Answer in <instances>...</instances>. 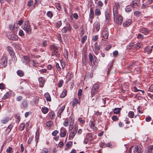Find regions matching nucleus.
Wrapping results in <instances>:
<instances>
[{"instance_id": "obj_1", "label": "nucleus", "mask_w": 153, "mask_h": 153, "mask_svg": "<svg viewBox=\"0 0 153 153\" xmlns=\"http://www.w3.org/2000/svg\"><path fill=\"white\" fill-rule=\"evenodd\" d=\"M22 28L26 32L27 34H30L31 33L32 28L28 20H26L25 21Z\"/></svg>"}, {"instance_id": "obj_2", "label": "nucleus", "mask_w": 153, "mask_h": 153, "mask_svg": "<svg viewBox=\"0 0 153 153\" xmlns=\"http://www.w3.org/2000/svg\"><path fill=\"white\" fill-rule=\"evenodd\" d=\"M100 87L98 83H95L93 86L91 90V97H92L97 93Z\"/></svg>"}, {"instance_id": "obj_3", "label": "nucleus", "mask_w": 153, "mask_h": 153, "mask_svg": "<svg viewBox=\"0 0 153 153\" xmlns=\"http://www.w3.org/2000/svg\"><path fill=\"white\" fill-rule=\"evenodd\" d=\"M120 7V5L119 3L116 2L115 3L114 5L113 6V15H114L115 17L116 16L117 13H118V10ZM115 18H116L115 17Z\"/></svg>"}, {"instance_id": "obj_4", "label": "nucleus", "mask_w": 153, "mask_h": 153, "mask_svg": "<svg viewBox=\"0 0 153 153\" xmlns=\"http://www.w3.org/2000/svg\"><path fill=\"white\" fill-rule=\"evenodd\" d=\"M116 17V18H115V17L114 16V21L118 24H121L123 21V17L122 16L120 15L118 16V13H117V15Z\"/></svg>"}, {"instance_id": "obj_5", "label": "nucleus", "mask_w": 153, "mask_h": 153, "mask_svg": "<svg viewBox=\"0 0 153 153\" xmlns=\"http://www.w3.org/2000/svg\"><path fill=\"white\" fill-rule=\"evenodd\" d=\"M1 65L4 67H5L7 64V58L5 56H3L0 61Z\"/></svg>"}, {"instance_id": "obj_6", "label": "nucleus", "mask_w": 153, "mask_h": 153, "mask_svg": "<svg viewBox=\"0 0 153 153\" xmlns=\"http://www.w3.org/2000/svg\"><path fill=\"white\" fill-rule=\"evenodd\" d=\"M108 29L104 28L102 32V38L105 39H107L108 38Z\"/></svg>"}, {"instance_id": "obj_7", "label": "nucleus", "mask_w": 153, "mask_h": 153, "mask_svg": "<svg viewBox=\"0 0 153 153\" xmlns=\"http://www.w3.org/2000/svg\"><path fill=\"white\" fill-rule=\"evenodd\" d=\"M77 129L78 126L76 125L74 128L73 131L70 132L69 137V139L71 140L73 139L77 132Z\"/></svg>"}, {"instance_id": "obj_8", "label": "nucleus", "mask_w": 153, "mask_h": 153, "mask_svg": "<svg viewBox=\"0 0 153 153\" xmlns=\"http://www.w3.org/2000/svg\"><path fill=\"white\" fill-rule=\"evenodd\" d=\"M67 132V130L66 128L63 127H62L60 129V135L61 137H65Z\"/></svg>"}, {"instance_id": "obj_9", "label": "nucleus", "mask_w": 153, "mask_h": 153, "mask_svg": "<svg viewBox=\"0 0 153 153\" xmlns=\"http://www.w3.org/2000/svg\"><path fill=\"white\" fill-rule=\"evenodd\" d=\"M136 65L135 64L134 62H131L128 65V68L130 69V71L128 72L127 73H129L131 72V70L132 69L136 68Z\"/></svg>"}, {"instance_id": "obj_10", "label": "nucleus", "mask_w": 153, "mask_h": 153, "mask_svg": "<svg viewBox=\"0 0 153 153\" xmlns=\"http://www.w3.org/2000/svg\"><path fill=\"white\" fill-rule=\"evenodd\" d=\"M134 153H143L141 148L138 146H135L133 149Z\"/></svg>"}, {"instance_id": "obj_11", "label": "nucleus", "mask_w": 153, "mask_h": 153, "mask_svg": "<svg viewBox=\"0 0 153 153\" xmlns=\"http://www.w3.org/2000/svg\"><path fill=\"white\" fill-rule=\"evenodd\" d=\"M140 32L146 35L149 33V31L147 28H142L140 30Z\"/></svg>"}, {"instance_id": "obj_12", "label": "nucleus", "mask_w": 153, "mask_h": 153, "mask_svg": "<svg viewBox=\"0 0 153 153\" xmlns=\"http://www.w3.org/2000/svg\"><path fill=\"white\" fill-rule=\"evenodd\" d=\"M71 30V28L70 25L69 24L67 27H63L62 30V32L63 33H66L67 32V31H70Z\"/></svg>"}, {"instance_id": "obj_13", "label": "nucleus", "mask_w": 153, "mask_h": 153, "mask_svg": "<svg viewBox=\"0 0 153 153\" xmlns=\"http://www.w3.org/2000/svg\"><path fill=\"white\" fill-rule=\"evenodd\" d=\"M39 86L40 87H43L45 84V80L42 77L39 78Z\"/></svg>"}, {"instance_id": "obj_14", "label": "nucleus", "mask_w": 153, "mask_h": 153, "mask_svg": "<svg viewBox=\"0 0 153 153\" xmlns=\"http://www.w3.org/2000/svg\"><path fill=\"white\" fill-rule=\"evenodd\" d=\"M105 17L106 21L107 22H108L110 20V17L109 12L108 10H106L105 12Z\"/></svg>"}, {"instance_id": "obj_15", "label": "nucleus", "mask_w": 153, "mask_h": 153, "mask_svg": "<svg viewBox=\"0 0 153 153\" xmlns=\"http://www.w3.org/2000/svg\"><path fill=\"white\" fill-rule=\"evenodd\" d=\"M8 38L11 40H17L18 39V36L15 34H11L10 36H9Z\"/></svg>"}, {"instance_id": "obj_16", "label": "nucleus", "mask_w": 153, "mask_h": 153, "mask_svg": "<svg viewBox=\"0 0 153 153\" xmlns=\"http://www.w3.org/2000/svg\"><path fill=\"white\" fill-rule=\"evenodd\" d=\"M7 50L8 51L10 56L12 57L14 56V54L13 52V48L10 47H7Z\"/></svg>"}, {"instance_id": "obj_17", "label": "nucleus", "mask_w": 153, "mask_h": 153, "mask_svg": "<svg viewBox=\"0 0 153 153\" xmlns=\"http://www.w3.org/2000/svg\"><path fill=\"white\" fill-rule=\"evenodd\" d=\"M94 28L96 29L97 31H98L100 29V23L97 22H95L94 24Z\"/></svg>"}, {"instance_id": "obj_18", "label": "nucleus", "mask_w": 153, "mask_h": 153, "mask_svg": "<svg viewBox=\"0 0 153 153\" xmlns=\"http://www.w3.org/2000/svg\"><path fill=\"white\" fill-rule=\"evenodd\" d=\"M30 60V59L29 57L27 56H25L24 57V59L23 62L26 65L29 62Z\"/></svg>"}, {"instance_id": "obj_19", "label": "nucleus", "mask_w": 153, "mask_h": 153, "mask_svg": "<svg viewBox=\"0 0 153 153\" xmlns=\"http://www.w3.org/2000/svg\"><path fill=\"white\" fill-rule=\"evenodd\" d=\"M44 96L47 101H51V97L49 93L48 92L45 93Z\"/></svg>"}, {"instance_id": "obj_20", "label": "nucleus", "mask_w": 153, "mask_h": 153, "mask_svg": "<svg viewBox=\"0 0 153 153\" xmlns=\"http://www.w3.org/2000/svg\"><path fill=\"white\" fill-rule=\"evenodd\" d=\"M79 103L78 100L76 98H74L72 102V106L73 107H74L76 106Z\"/></svg>"}, {"instance_id": "obj_21", "label": "nucleus", "mask_w": 153, "mask_h": 153, "mask_svg": "<svg viewBox=\"0 0 153 153\" xmlns=\"http://www.w3.org/2000/svg\"><path fill=\"white\" fill-rule=\"evenodd\" d=\"M49 118L51 119H53L55 117V115L54 112L53 111H51L48 113Z\"/></svg>"}, {"instance_id": "obj_22", "label": "nucleus", "mask_w": 153, "mask_h": 153, "mask_svg": "<svg viewBox=\"0 0 153 153\" xmlns=\"http://www.w3.org/2000/svg\"><path fill=\"white\" fill-rule=\"evenodd\" d=\"M10 120L9 117H6L4 118L1 120V122L2 124H5L7 123Z\"/></svg>"}, {"instance_id": "obj_23", "label": "nucleus", "mask_w": 153, "mask_h": 153, "mask_svg": "<svg viewBox=\"0 0 153 153\" xmlns=\"http://www.w3.org/2000/svg\"><path fill=\"white\" fill-rule=\"evenodd\" d=\"M41 111L42 112L45 114H46L49 111V109L47 107H42Z\"/></svg>"}, {"instance_id": "obj_24", "label": "nucleus", "mask_w": 153, "mask_h": 153, "mask_svg": "<svg viewBox=\"0 0 153 153\" xmlns=\"http://www.w3.org/2000/svg\"><path fill=\"white\" fill-rule=\"evenodd\" d=\"M31 65L34 67H37L39 66V63L36 60H33L31 62Z\"/></svg>"}, {"instance_id": "obj_25", "label": "nucleus", "mask_w": 153, "mask_h": 153, "mask_svg": "<svg viewBox=\"0 0 153 153\" xmlns=\"http://www.w3.org/2000/svg\"><path fill=\"white\" fill-rule=\"evenodd\" d=\"M141 47V45L139 43H137L135 44H134L133 49H138Z\"/></svg>"}, {"instance_id": "obj_26", "label": "nucleus", "mask_w": 153, "mask_h": 153, "mask_svg": "<svg viewBox=\"0 0 153 153\" xmlns=\"http://www.w3.org/2000/svg\"><path fill=\"white\" fill-rule=\"evenodd\" d=\"M67 95V91L66 90L64 89L60 94V97L61 98L65 97Z\"/></svg>"}, {"instance_id": "obj_27", "label": "nucleus", "mask_w": 153, "mask_h": 153, "mask_svg": "<svg viewBox=\"0 0 153 153\" xmlns=\"http://www.w3.org/2000/svg\"><path fill=\"white\" fill-rule=\"evenodd\" d=\"M95 123L94 121H91L90 123V127L94 130L96 129V127H95Z\"/></svg>"}, {"instance_id": "obj_28", "label": "nucleus", "mask_w": 153, "mask_h": 153, "mask_svg": "<svg viewBox=\"0 0 153 153\" xmlns=\"http://www.w3.org/2000/svg\"><path fill=\"white\" fill-rule=\"evenodd\" d=\"M94 11L91 9H90V12L89 14V18L92 19L94 18Z\"/></svg>"}, {"instance_id": "obj_29", "label": "nucleus", "mask_w": 153, "mask_h": 153, "mask_svg": "<svg viewBox=\"0 0 153 153\" xmlns=\"http://www.w3.org/2000/svg\"><path fill=\"white\" fill-rule=\"evenodd\" d=\"M131 20L130 19L127 20L125 22V27L128 26L130 25L131 23Z\"/></svg>"}, {"instance_id": "obj_30", "label": "nucleus", "mask_w": 153, "mask_h": 153, "mask_svg": "<svg viewBox=\"0 0 153 153\" xmlns=\"http://www.w3.org/2000/svg\"><path fill=\"white\" fill-rule=\"evenodd\" d=\"M50 48L51 50H53L54 51H56V50L58 49V47L56 45H51L50 46Z\"/></svg>"}, {"instance_id": "obj_31", "label": "nucleus", "mask_w": 153, "mask_h": 153, "mask_svg": "<svg viewBox=\"0 0 153 153\" xmlns=\"http://www.w3.org/2000/svg\"><path fill=\"white\" fill-rule=\"evenodd\" d=\"M100 50V47H94V49H93V51L97 55L99 53Z\"/></svg>"}, {"instance_id": "obj_32", "label": "nucleus", "mask_w": 153, "mask_h": 153, "mask_svg": "<svg viewBox=\"0 0 153 153\" xmlns=\"http://www.w3.org/2000/svg\"><path fill=\"white\" fill-rule=\"evenodd\" d=\"M144 51H146L147 52V53L148 54H150L152 53V49H150L149 48V47H146L144 49Z\"/></svg>"}, {"instance_id": "obj_33", "label": "nucleus", "mask_w": 153, "mask_h": 153, "mask_svg": "<svg viewBox=\"0 0 153 153\" xmlns=\"http://www.w3.org/2000/svg\"><path fill=\"white\" fill-rule=\"evenodd\" d=\"M121 109L120 108H115L113 109V112L114 114L119 113Z\"/></svg>"}, {"instance_id": "obj_34", "label": "nucleus", "mask_w": 153, "mask_h": 153, "mask_svg": "<svg viewBox=\"0 0 153 153\" xmlns=\"http://www.w3.org/2000/svg\"><path fill=\"white\" fill-rule=\"evenodd\" d=\"M17 73L19 76L21 77L23 76L24 75V73L22 70H18L17 71Z\"/></svg>"}, {"instance_id": "obj_35", "label": "nucleus", "mask_w": 153, "mask_h": 153, "mask_svg": "<svg viewBox=\"0 0 153 153\" xmlns=\"http://www.w3.org/2000/svg\"><path fill=\"white\" fill-rule=\"evenodd\" d=\"M25 128V125L23 123H21L19 127V130L22 131Z\"/></svg>"}, {"instance_id": "obj_36", "label": "nucleus", "mask_w": 153, "mask_h": 153, "mask_svg": "<svg viewBox=\"0 0 153 153\" xmlns=\"http://www.w3.org/2000/svg\"><path fill=\"white\" fill-rule=\"evenodd\" d=\"M148 153H153V146H150L148 147Z\"/></svg>"}, {"instance_id": "obj_37", "label": "nucleus", "mask_w": 153, "mask_h": 153, "mask_svg": "<svg viewBox=\"0 0 153 153\" xmlns=\"http://www.w3.org/2000/svg\"><path fill=\"white\" fill-rule=\"evenodd\" d=\"M134 112L132 111H130L128 114V116L130 118H131L134 117Z\"/></svg>"}, {"instance_id": "obj_38", "label": "nucleus", "mask_w": 153, "mask_h": 153, "mask_svg": "<svg viewBox=\"0 0 153 153\" xmlns=\"http://www.w3.org/2000/svg\"><path fill=\"white\" fill-rule=\"evenodd\" d=\"M22 104L23 107L25 108H26L28 105L27 101L26 100H25L23 101L22 103Z\"/></svg>"}, {"instance_id": "obj_39", "label": "nucleus", "mask_w": 153, "mask_h": 153, "mask_svg": "<svg viewBox=\"0 0 153 153\" xmlns=\"http://www.w3.org/2000/svg\"><path fill=\"white\" fill-rule=\"evenodd\" d=\"M95 13L96 16H99L101 14L100 10L99 9H96L95 11Z\"/></svg>"}, {"instance_id": "obj_40", "label": "nucleus", "mask_w": 153, "mask_h": 153, "mask_svg": "<svg viewBox=\"0 0 153 153\" xmlns=\"http://www.w3.org/2000/svg\"><path fill=\"white\" fill-rule=\"evenodd\" d=\"M73 145V143L72 141H70L67 142L66 144V146L68 148H70Z\"/></svg>"}, {"instance_id": "obj_41", "label": "nucleus", "mask_w": 153, "mask_h": 153, "mask_svg": "<svg viewBox=\"0 0 153 153\" xmlns=\"http://www.w3.org/2000/svg\"><path fill=\"white\" fill-rule=\"evenodd\" d=\"M59 55L60 54L58 53V52L57 51H54L52 53V56H56V57H59Z\"/></svg>"}, {"instance_id": "obj_42", "label": "nucleus", "mask_w": 153, "mask_h": 153, "mask_svg": "<svg viewBox=\"0 0 153 153\" xmlns=\"http://www.w3.org/2000/svg\"><path fill=\"white\" fill-rule=\"evenodd\" d=\"M10 96L9 94L8 93H6L2 97L3 100H5L8 98Z\"/></svg>"}, {"instance_id": "obj_43", "label": "nucleus", "mask_w": 153, "mask_h": 153, "mask_svg": "<svg viewBox=\"0 0 153 153\" xmlns=\"http://www.w3.org/2000/svg\"><path fill=\"white\" fill-rule=\"evenodd\" d=\"M68 121L69 120L68 119H65L63 123L64 126L65 127L67 126L69 124Z\"/></svg>"}, {"instance_id": "obj_44", "label": "nucleus", "mask_w": 153, "mask_h": 153, "mask_svg": "<svg viewBox=\"0 0 153 153\" xmlns=\"http://www.w3.org/2000/svg\"><path fill=\"white\" fill-rule=\"evenodd\" d=\"M133 46L134 43H131L127 45V49H128L129 50L132 48L133 49Z\"/></svg>"}, {"instance_id": "obj_45", "label": "nucleus", "mask_w": 153, "mask_h": 153, "mask_svg": "<svg viewBox=\"0 0 153 153\" xmlns=\"http://www.w3.org/2000/svg\"><path fill=\"white\" fill-rule=\"evenodd\" d=\"M134 14L136 16H139L141 15V12L139 11H135Z\"/></svg>"}, {"instance_id": "obj_46", "label": "nucleus", "mask_w": 153, "mask_h": 153, "mask_svg": "<svg viewBox=\"0 0 153 153\" xmlns=\"http://www.w3.org/2000/svg\"><path fill=\"white\" fill-rule=\"evenodd\" d=\"M53 124L52 121H50L47 122L46 123V126L48 127H50L52 126Z\"/></svg>"}, {"instance_id": "obj_47", "label": "nucleus", "mask_w": 153, "mask_h": 153, "mask_svg": "<svg viewBox=\"0 0 153 153\" xmlns=\"http://www.w3.org/2000/svg\"><path fill=\"white\" fill-rule=\"evenodd\" d=\"M89 58L90 62L92 63L93 61V56L91 53L89 54Z\"/></svg>"}, {"instance_id": "obj_48", "label": "nucleus", "mask_w": 153, "mask_h": 153, "mask_svg": "<svg viewBox=\"0 0 153 153\" xmlns=\"http://www.w3.org/2000/svg\"><path fill=\"white\" fill-rule=\"evenodd\" d=\"M87 39V36L86 35L84 36L81 39L82 42L84 43Z\"/></svg>"}, {"instance_id": "obj_49", "label": "nucleus", "mask_w": 153, "mask_h": 153, "mask_svg": "<svg viewBox=\"0 0 153 153\" xmlns=\"http://www.w3.org/2000/svg\"><path fill=\"white\" fill-rule=\"evenodd\" d=\"M63 80L62 79L60 80L59 81L58 83V87L59 88H60L63 85Z\"/></svg>"}, {"instance_id": "obj_50", "label": "nucleus", "mask_w": 153, "mask_h": 153, "mask_svg": "<svg viewBox=\"0 0 153 153\" xmlns=\"http://www.w3.org/2000/svg\"><path fill=\"white\" fill-rule=\"evenodd\" d=\"M47 15L50 18H51L53 16L52 13L51 11H48L47 13Z\"/></svg>"}, {"instance_id": "obj_51", "label": "nucleus", "mask_w": 153, "mask_h": 153, "mask_svg": "<svg viewBox=\"0 0 153 153\" xmlns=\"http://www.w3.org/2000/svg\"><path fill=\"white\" fill-rule=\"evenodd\" d=\"M82 92V89H80L79 90L78 93V97H79V99H80L81 97Z\"/></svg>"}, {"instance_id": "obj_52", "label": "nucleus", "mask_w": 153, "mask_h": 153, "mask_svg": "<svg viewBox=\"0 0 153 153\" xmlns=\"http://www.w3.org/2000/svg\"><path fill=\"white\" fill-rule=\"evenodd\" d=\"M62 25V22L61 21H58L56 25V27L59 28Z\"/></svg>"}, {"instance_id": "obj_53", "label": "nucleus", "mask_w": 153, "mask_h": 153, "mask_svg": "<svg viewBox=\"0 0 153 153\" xmlns=\"http://www.w3.org/2000/svg\"><path fill=\"white\" fill-rule=\"evenodd\" d=\"M19 35L20 36H22L25 35V33L22 30H21L19 31Z\"/></svg>"}, {"instance_id": "obj_54", "label": "nucleus", "mask_w": 153, "mask_h": 153, "mask_svg": "<svg viewBox=\"0 0 153 153\" xmlns=\"http://www.w3.org/2000/svg\"><path fill=\"white\" fill-rule=\"evenodd\" d=\"M41 153H49L48 150V149L44 148L42 150Z\"/></svg>"}, {"instance_id": "obj_55", "label": "nucleus", "mask_w": 153, "mask_h": 153, "mask_svg": "<svg viewBox=\"0 0 153 153\" xmlns=\"http://www.w3.org/2000/svg\"><path fill=\"white\" fill-rule=\"evenodd\" d=\"M65 106H62L61 108H60L59 111L58 112H60V113H62L63 111L64 110L65 108Z\"/></svg>"}, {"instance_id": "obj_56", "label": "nucleus", "mask_w": 153, "mask_h": 153, "mask_svg": "<svg viewBox=\"0 0 153 153\" xmlns=\"http://www.w3.org/2000/svg\"><path fill=\"white\" fill-rule=\"evenodd\" d=\"M59 133V131L58 130H54L52 133V135L53 136H56Z\"/></svg>"}, {"instance_id": "obj_57", "label": "nucleus", "mask_w": 153, "mask_h": 153, "mask_svg": "<svg viewBox=\"0 0 153 153\" xmlns=\"http://www.w3.org/2000/svg\"><path fill=\"white\" fill-rule=\"evenodd\" d=\"M12 148L11 147H9L8 149H6V151L7 153H11Z\"/></svg>"}, {"instance_id": "obj_58", "label": "nucleus", "mask_w": 153, "mask_h": 153, "mask_svg": "<svg viewBox=\"0 0 153 153\" xmlns=\"http://www.w3.org/2000/svg\"><path fill=\"white\" fill-rule=\"evenodd\" d=\"M12 127L11 126H9L6 129V131H7V134H8L11 131Z\"/></svg>"}, {"instance_id": "obj_59", "label": "nucleus", "mask_w": 153, "mask_h": 153, "mask_svg": "<svg viewBox=\"0 0 153 153\" xmlns=\"http://www.w3.org/2000/svg\"><path fill=\"white\" fill-rule=\"evenodd\" d=\"M33 4V1L32 0H30L28 1L27 5L29 7H30Z\"/></svg>"}, {"instance_id": "obj_60", "label": "nucleus", "mask_w": 153, "mask_h": 153, "mask_svg": "<svg viewBox=\"0 0 153 153\" xmlns=\"http://www.w3.org/2000/svg\"><path fill=\"white\" fill-rule=\"evenodd\" d=\"M112 119L113 121H115L117 120L118 119L117 116L114 115L112 117Z\"/></svg>"}, {"instance_id": "obj_61", "label": "nucleus", "mask_w": 153, "mask_h": 153, "mask_svg": "<svg viewBox=\"0 0 153 153\" xmlns=\"http://www.w3.org/2000/svg\"><path fill=\"white\" fill-rule=\"evenodd\" d=\"M98 38V37L97 35H95L94 36L92 37V40L94 41H96L97 40Z\"/></svg>"}, {"instance_id": "obj_62", "label": "nucleus", "mask_w": 153, "mask_h": 153, "mask_svg": "<svg viewBox=\"0 0 153 153\" xmlns=\"http://www.w3.org/2000/svg\"><path fill=\"white\" fill-rule=\"evenodd\" d=\"M23 99V97L22 96H19L16 98V100L17 101H21Z\"/></svg>"}, {"instance_id": "obj_63", "label": "nucleus", "mask_w": 153, "mask_h": 153, "mask_svg": "<svg viewBox=\"0 0 153 153\" xmlns=\"http://www.w3.org/2000/svg\"><path fill=\"white\" fill-rule=\"evenodd\" d=\"M23 22V21L22 19H21L18 21L17 23V24L19 25L20 26L21 25Z\"/></svg>"}, {"instance_id": "obj_64", "label": "nucleus", "mask_w": 153, "mask_h": 153, "mask_svg": "<svg viewBox=\"0 0 153 153\" xmlns=\"http://www.w3.org/2000/svg\"><path fill=\"white\" fill-rule=\"evenodd\" d=\"M118 52L117 51H115L113 52V54L114 56L116 57L118 55Z\"/></svg>"}]
</instances>
